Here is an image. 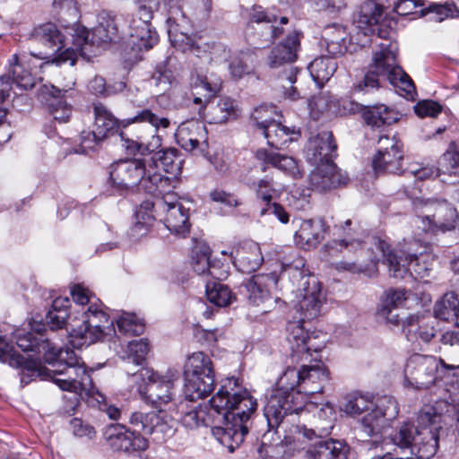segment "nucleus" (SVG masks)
I'll return each instance as SVG.
<instances>
[{"mask_svg":"<svg viewBox=\"0 0 459 459\" xmlns=\"http://www.w3.org/2000/svg\"><path fill=\"white\" fill-rule=\"evenodd\" d=\"M173 179L169 177L162 190H157V214L166 228L175 235L186 237L189 232V210L179 202L178 195L172 190Z\"/></svg>","mask_w":459,"mask_h":459,"instance_id":"1a4fd4ad","label":"nucleus"},{"mask_svg":"<svg viewBox=\"0 0 459 459\" xmlns=\"http://www.w3.org/2000/svg\"><path fill=\"white\" fill-rule=\"evenodd\" d=\"M434 316L443 321L459 318V300L454 292H447L434 306Z\"/></svg>","mask_w":459,"mask_h":459,"instance_id":"8fccbe9b","label":"nucleus"},{"mask_svg":"<svg viewBox=\"0 0 459 459\" xmlns=\"http://www.w3.org/2000/svg\"><path fill=\"white\" fill-rule=\"evenodd\" d=\"M398 47L396 42H382L373 53L372 64L354 86L358 92L369 93L382 87L388 81L406 98H413L415 86L411 77L397 63Z\"/></svg>","mask_w":459,"mask_h":459,"instance_id":"7ed1b4c3","label":"nucleus"},{"mask_svg":"<svg viewBox=\"0 0 459 459\" xmlns=\"http://www.w3.org/2000/svg\"><path fill=\"white\" fill-rule=\"evenodd\" d=\"M288 22L289 19L286 16L281 17L278 21L275 13L261 5H254L248 13L247 23L257 31L258 37L264 44H271L280 38L284 33L281 25Z\"/></svg>","mask_w":459,"mask_h":459,"instance_id":"412c9836","label":"nucleus"},{"mask_svg":"<svg viewBox=\"0 0 459 459\" xmlns=\"http://www.w3.org/2000/svg\"><path fill=\"white\" fill-rule=\"evenodd\" d=\"M296 132L294 129L283 126L281 122H273L263 132L264 136L267 140L268 145L275 149H281L288 143L294 141L292 137Z\"/></svg>","mask_w":459,"mask_h":459,"instance_id":"de8ad7c7","label":"nucleus"},{"mask_svg":"<svg viewBox=\"0 0 459 459\" xmlns=\"http://www.w3.org/2000/svg\"><path fill=\"white\" fill-rule=\"evenodd\" d=\"M131 429L145 437L153 433L169 435L173 431V418L166 411H133L128 415Z\"/></svg>","mask_w":459,"mask_h":459,"instance_id":"5701e85b","label":"nucleus"},{"mask_svg":"<svg viewBox=\"0 0 459 459\" xmlns=\"http://www.w3.org/2000/svg\"><path fill=\"white\" fill-rule=\"evenodd\" d=\"M253 59V54L249 51H240L231 56L229 63V71L232 78L240 79L250 73L248 65Z\"/></svg>","mask_w":459,"mask_h":459,"instance_id":"bf43d9fd","label":"nucleus"},{"mask_svg":"<svg viewBox=\"0 0 459 459\" xmlns=\"http://www.w3.org/2000/svg\"><path fill=\"white\" fill-rule=\"evenodd\" d=\"M257 199L264 203V206L272 203L273 195L275 193L273 179L262 178L253 184Z\"/></svg>","mask_w":459,"mask_h":459,"instance_id":"338daca9","label":"nucleus"},{"mask_svg":"<svg viewBox=\"0 0 459 459\" xmlns=\"http://www.w3.org/2000/svg\"><path fill=\"white\" fill-rule=\"evenodd\" d=\"M304 362L306 360H303ZM309 363L300 366V395H311L323 392L325 384L329 382V371L321 360L309 357Z\"/></svg>","mask_w":459,"mask_h":459,"instance_id":"393cba45","label":"nucleus"},{"mask_svg":"<svg viewBox=\"0 0 459 459\" xmlns=\"http://www.w3.org/2000/svg\"><path fill=\"white\" fill-rule=\"evenodd\" d=\"M363 117L366 123L372 127L391 125L397 120L394 111L385 105L366 107Z\"/></svg>","mask_w":459,"mask_h":459,"instance_id":"3c124183","label":"nucleus"},{"mask_svg":"<svg viewBox=\"0 0 459 459\" xmlns=\"http://www.w3.org/2000/svg\"><path fill=\"white\" fill-rule=\"evenodd\" d=\"M88 34V42L84 46V52L81 55H86L88 48L97 45L109 43L118 37V24L115 16L109 13L102 12L98 16V25L91 31L86 29Z\"/></svg>","mask_w":459,"mask_h":459,"instance_id":"72a5a7b5","label":"nucleus"},{"mask_svg":"<svg viewBox=\"0 0 459 459\" xmlns=\"http://www.w3.org/2000/svg\"><path fill=\"white\" fill-rule=\"evenodd\" d=\"M70 299L68 298H56L52 302L51 308L46 315L45 320L51 330H58L64 327L70 329L69 323L71 318L68 313L70 307Z\"/></svg>","mask_w":459,"mask_h":459,"instance_id":"37998d69","label":"nucleus"},{"mask_svg":"<svg viewBox=\"0 0 459 459\" xmlns=\"http://www.w3.org/2000/svg\"><path fill=\"white\" fill-rule=\"evenodd\" d=\"M438 362L433 356L413 354L404 368V379L407 385L414 389H427L436 381Z\"/></svg>","mask_w":459,"mask_h":459,"instance_id":"a211bd4d","label":"nucleus"},{"mask_svg":"<svg viewBox=\"0 0 459 459\" xmlns=\"http://www.w3.org/2000/svg\"><path fill=\"white\" fill-rule=\"evenodd\" d=\"M288 341L291 345V357L296 360H308L312 357V351L316 353L321 351V346L313 343L311 338L303 326V320L289 322L287 325Z\"/></svg>","mask_w":459,"mask_h":459,"instance_id":"c85d7f7f","label":"nucleus"},{"mask_svg":"<svg viewBox=\"0 0 459 459\" xmlns=\"http://www.w3.org/2000/svg\"><path fill=\"white\" fill-rule=\"evenodd\" d=\"M148 447V440L146 437L137 435L132 429H127L124 438L123 449L126 453L141 452Z\"/></svg>","mask_w":459,"mask_h":459,"instance_id":"0e129e2a","label":"nucleus"},{"mask_svg":"<svg viewBox=\"0 0 459 459\" xmlns=\"http://www.w3.org/2000/svg\"><path fill=\"white\" fill-rule=\"evenodd\" d=\"M423 208L425 214L419 215L416 222L426 233L451 231L459 223L457 210L446 200H429Z\"/></svg>","mask_w":459,"mask_h":459,"instance_id":"4468645a","label":"nucleus"},{"mask_svg":"<svg viewBox=\"0 0 459 459\" xmlns=\"http://www.w3.org/2000/svg\"><path fill=\"white\" fill-rule=\"evenodd\" d=\"M325 230L326 227L322 219L304 220L295 232L294 241L300 248H315L324 239Z\"/></svg>","mask_w":459,"mask_h":459,"instance_id":"e433bc0d","label":"nucleus"},{"mask_svg":"<svg viewBox=\"0 0 459 459\" xmlns=\"http://www.w3.org/2000/svg\"><path fill=\"white\" fill-rule=\"evenodd\" d=\"M305 266L303 259L295 261V264H289L287 271L293 268L301 276L302 290L300 292L301 299L299 300V308L303 316L302 320H312L320 315L322 307V294L319 281L313 276L306 277L304 271L301 270Z\"/></svg>","mask_w":459,"mask_h":459,"instance_id":"6ab92c4d","label":"nucleus"},{"mask_svg":"<svg viewBox=\"0 0 459 459\" xmlns=\"http://www.w3.org/2000/svg\"><path fill=\"white\" fill-rule=\"evenodd\" d=\"M118 331L124 335H141L144 324L134 314L123 312L117 319Z\"/></svg>","mask_w":459,"mask_h":459,"instance_id":"13d9d810","label":"nucleus"},{"mask_svg":"<svg viewBox=\"0 0 459 459\" xmlns=\"http://www.w3.org/2000/svg\"><path fill=\"white\" fill-rule=\"evenodd\" d=\"M195 87H201L204 90L209 97L215 95L221 89V81L219 78H210L206 75H198Z\"/></svg>","mask_w":459,"mask_h":459,"instance_id":"774afa93","label":"nucleus"},{"mask_svg":"<svg viewBox=\"0 0 459 459\" xmlns=\"http://www.w3.org/2000/svg\"><path fill=\"white\" fill-rule=\"evenodd\" d=\"M127 428L125 425L116 424L110 425L106 430V439L108 446L116 450L121 451L123 449L124 438L126 437Z\"/></svg>","mask_w":459,"mask_h":459,"instance_id":"69168bd1","label":"nucleus"},{"mask_svg":"<svg viewBox=\"0 0 459 459\" xmlns=\"http://www.w3.org/2000/svg\"><path fill=\"white\" fill-rule=\"evenodd\" d=\"M337 145L330 131H322L309 138L307 146V160L311 164L333 162L337 156Z\"/></svg>","mask_w":459,"mask_h":459,"instance_id":"7c9ffc66","label":"nucleus"},{"mask_svg":"<svg viewBox=\"0 0 459 459\" xmlns=\"http://www.w3.org/2000/svg\"><path fill=\"white\" fill-rule=\"evenodd\" d=\"M264 399L263 411L268 431L280 428L288 415L298 414L303 410L304 400H299L298 396H289L281 390L272 389Z\"/></svg>","mask_w":459,"mask_h":459,"instance_id":"f3484780","label":"nucleus"},{"mask_svg":"<svg viewBox=\"0 0 459 459\" xmlns=\"http://www.w3.org/2000/svg\"><path fill=\"white\" fill-rule=\"evenodd\" d=\"M300 385V368L288 367L279 377L275 390H281L289 396H298L299 400H304L299 389Z\"/></svg>","mask_w":459,"mask_h":459,"instance_id":"864d4df0","label":"nucleus"},{"mask_svg":"<svg viewBox=\"0 0 459 459\" xmlns=\"http://www.w3.org/2000/svg\"><path fill=\"white\" fill-rule=\"evenodd\" d=\"M439 176L459 177V152L449 148L440 157L437 168Z\"/></svg>","mask_w":459,"mask_h":459,"instance_id":"052dcab7","label":"nucleus"},{"mask_svg":"<svg viewBox=\"0 0 459 459\" xmlns=\"http://www.w3.org/2000/svg\"><path fill=\"white\" fill-rule=\"evenodd\" d=\"M449 404L437 401L424 404L417 413L415 422L404 421L389 437L395 446L394 452L372 459H430L438 448L439 432L442 430V414Z\"/></svg>","mask_w":459,"mask_h":459,"instance_id":"f03ea898","label":"nucleus"},{"mask_svg":"<svg viewBox=\"0 0 459 459\" xmlns=\"http://www.w3.org/2000/svg\"><path fill=\"white\" fill-rule=\"evenodd\" d=\"M0 360L8 363L13 368H21L22 370H27L31 376L49 377L54 381L55 377L66 378V376H60L56 372V369H63V367H58L60 361L55 365L54 369H48L41 365L40 361L34 359H28L17 353L14 347L0 335Z\"/></svg>","mask_w":459,"mask_h":459,"instance_id":"4be33fe9","label":"nucleus"},{"mask_svg":"<svg viewBox=\"0 0 459 459\" xmlns=\"http://www.w3.org/2000/svg\"><path fill=\"white\" fill-rule=\"evenodd\" d=\"M315 169L309 176L311 187L319 192L345 185L349 178L346 173L339 169L334 162L314 164Z\"/></svg>","mask_w":459,"mask_h":459,"instance_id":"c756f323","label":"nucleus"},{"mask_svg":"<svg viewBox=\"0 0 459 459\" xmlns=\"http://www.w3.org/2000/svg\"><path fill=\"white\" fill-rule=\"evenodd\" d=\"M233 262L238 269L246 273L255 272L264 261L260 247L257 243L250 242L231 251Z\"/></svg>","mask_w":459,"mask_h":459,"instance_id":"a19ab883","label":"nucleus"},{"mask_svg":"<svg viewBox=\"0 0 459 459\" xmlns=\"http://www.w3.org/2000/svg\"><path fill=\"white\" fill-rule=\"evenodd\" d=\"M256 407V399L239 385L238 379L228 377L209 405L185 412L181 421L188 429L211 427L212 436L233 453L248 433L247 423Z\"/></svg>","mask_w":459,"mask_h":459,"instance_id":"f257e3e1","label":"nucleus"},{"mask_svg":"<svg viewBox=\"0 0 459 459\" xmlns=\"http://www.w3.org/2000/svg\"><path fill=\"white\" fill-rule=\"evenodd\" d=\"M150 351L149 343L144 339L134 340L129 342L128 343V354L126 358L124 359V369L133 378V373L136 371H133L131 367H143L146 356Z\"/></svg>","mask_w":459,"mask_h":459,"instance_id":"49530a36","label":"nucleus"},{"mask_svg":"<svg viewBox=\"0 0 459 459\" xmlns=\"http://www.w3.org/2000/svg\"><path fill=\"white\" fill-rule=\"evenodd\" d=\"M278 281L275 272L253 275L245 283L249 301L255 306L270 301L271 291L277 288Z\"/></svg>","mask_w":459,"mask_h":459,"instance_id":"2f4dec72","label":"nucleus"},{"mask_svg":"<svg viewBox=\"0 0 459 459\" xmlns=\"http://www.w3.org/2000/svg\"><path fill=\"white\" fill-rule=\"evenodd\" d=\"M178 144L186 151L192 152L207 140L204 125L197 120H187L181 123L175 133Z\"/></svg>","mask_w":459,"mask_h":459,"instance_id":"4c0bfd02","label":"nucleus"},{"mask_svg":"<svg viewBox=\"0 0 459 459\" xmlns=\"http://www.w3.org/2000/svg\"><path fill=\"white\" fill-rule=\"evenodd\" d=\"M238 109L235 100L229 97L212 100L198 109L199 116L210 124H223L235 119L238 116Z\"/></svg>","mask_w":459,"mask_h":459,"instance_id":"473e14b6","label":"nucleus"},{"mask_svg":"<svg viewBox=\"0 0 459 459\" xmlns=\"http://www.w3.org/2000/svg\"><path fill=\"white\" fill-rule=\"evenodd\" d=\"M274 113V106H260L254 109L253 113L251 114V120L263 133L269 126V125H271L273 122H277L273 118Z\"/></svg>","mask_w":459,"mask_h":459,"instance_id":"e2e57ef3","label":"nucleus"},{"mask_svg":"<svg viewBox=\"0 0 459 459\" xmlns=\"http://www.w3.org/2000/svg\"><path fill=\"white\" fill-rule=\"evenodd\" d=\"M119 136L122 147L130 155H150L161 146V138L157 134H153L152 139L147 143L127 138L123 132L119 133Z\"/></svg>","mask_w":459,"mask_h":459,"instance_id":"09e8293b","label":"nucleus"},{"mask_svg":"<svg viewBox=\"0 0 459 459\" xmlns=\"http://www.w3.org/2000/svg\"><path fill=\"white\" fill-rule=\"evenodd\" d=\"M147 166L151 171L159 172L162 169L166 173L178 175L181 172L183 160L179 152L175 148L156 150L145 158Z\"/></svg>","mask_w":459,"mask_h":459,"instance_id":"58836bf2","label":"nucleus"},{"mask_svg":"<svg viewBox=\"0 0 459 459\" xmlns=\"http://www.w3.org/2000/svg\"><path fill=\"white\" fill-rule=\"evenodd\" d=\"M185 395L189 401L208 396L215 386V373L211 358L204 352L187 357L184 370Z\"/></svg>","mask_w":459,"mask_h":459,"instance_id":"6e6552de","label":"nucleus"},{"mask_svg":"<svg viewBox=\"0 0 459 459\" xmlns=\"http://www.w3.org/2000/svg\"><path fill=\"white\" fill-rule=\"evenodd\" d=\"M67 92L66 90L47 84L39 90L41 102L54 120L60 124L67 123L73 114V107L66 101Z\"/></svg>","mask_w":459,"mask_h":459,"instance_id":"b1692460","label":"nucleus"},{"mask_svg":"<svg viewBox=\"0 0 459 459\" xmlns=\"http://www.w3.org/2000/svg\"><path fill=\"white\" fill-rule=\"evenodd\" d=\"M152 200L147 199L142 202L135 212V222L130 230V236L138 238L145 235L153 221L160 219L157 214V195H152Z\"/></svg>","mask_w":459,"mask_h":459,"instance_id":"79ce46f5","label":"nucleus"},{"mask_svg":"<svg viewBox=\"0 0 459 459\" xmlns=\"http://www.w3.org/2000/svg\"><path fill=\"white\" fill-rule=\"evenodd\" d=\"M314 430L295 427L294 436H285L284 440L277 444L265 442L267 433L263 435L258 454L261 459H289L295 452L305 449V439H311Z\"/></svg>","mask_w":459,"mask_h":459,"instance_id":"aec40b11","label":"nucleus"},{"mask_svg":"<svg viewBox=\"0 0 459 459\" xmlns=\"http://www.w3.org/2000/svg\"><path fill=\"white\" fill-rule=\"evenodd\" d=\"M326 48L333 56L342 55L347 49L346 31L343 27L333 25L326 31Z\"/></svg>","mask_w":459,"mask_h":459,"instance_id":"6e6d98bb","label":"nucleus"},{"mask_svg":"<svg viewBox=\"0 0 459 459\" xmlns=\"http://www.w3.org/2000/svg\"><path fill=\"white\" fill-rule=\"evenodd\" d=\"M382 253L384 263L387 264L389 274L394 278L403 279L409 273L411 275L423 278L428 275L429 267L423 255L412 252L411 247L407 250H393L385 240L377 239L375 243Z\"/></svg>","mask_w":459,"mask_h":459,"instance_id":"9b49d317","label":"nucleus"},{"mask_svg":"<svg viewBox=\"0 0 459 459\" xmlns=\"http://www.w3.org/2000/svg\"><path fill=\"white\" fill-rule=\"evenodd\" d=\"M94 131L98 137L105 139L109 134L117 133L120 127H126L133 123H149L154 127V132L161 128L169 127L170 122L166 117H159L148 108L138 111L134 116L118 121L115 117L101 104L94 106Z\"/></svg>","mask_w":459,"mask_h":459,"instance_id":"9d476101","label":"nucleus"},{"mask_svg":"<svg viewBox=\"0 0 459 459\" xmlns=\"http://www.w3.org/2000/svg\"><path fill=\"white\" fill-rule=\"evenodd\" d=\"M13 84L23 90L32 89L35 85L34 77L19 63L16 54L9 60L8 72L0 76V104L10 97Z\"/></svg>","mask_w":459,"mask_h":459,"instance_id":"bb28decb","label":"nucleus"},{"mask_svg":"<svg viewBox=\"0 0 459 459\" xmlns=\"http://www.w3.org/2000/svg\"><path fill=\"white\" fill-rule=\"evenodd\" d=\"M108 184L112 191L123 194L138 186L139 189L152 195L157 190H162L168 178L160 172L151 171L145 158L121 160L109 167Z\"/></svg>","mask_w":459,"mask_h":459,"instance_id":"39448f33","label":"nucleus"},{"mask_svg":"<svg viewBox=\"0 0 459 459\" xmlns=\"http://www.w3.org/2000/svg\"><path fill=\"white\" fill-rule=\"evenodd\" d=\"M403 158L402 149H393L389 152H377L372 160V167L377 174L397 173L401 169Z\"/></svg>","mask_w":459,"mask_h":459,"instance_id":"c03bdc74","label":"nucleus"},{"mask_svg":"<svg viewBox=\"0 0 459 459\" xmlns=\"http://www.w3.org/2000/svg\"><path fill=\"white\" fill-rule=\"evenodd\" d=\"M255 158L262 162L263 171H265L267 167L271 166L293 178L301 177L298 161L291 156L281 154L273 150L261 148L256 151Z\"/></svg>","mask_w":459,"mask_h":459,"instance_id":"c9c22d12","label":"nucleus"},{"mask_svg":"<svg viewBox=\"0 0 459 459\" xmlns=\"http://www.w3.org/2000/svg\"><path fill=\"white\" fill-rule=\"evenodd\" d=\"M133 379L134 382L148 380L143 387H137V392L145 403L159 409L158 412L176 407V382L179 380L177 370H168L165 375H160L147 368H142L133 373Z\"/></svg>","mask_w":459,"mask_h":459,"instance_id":"423d86ee","label":"nucleus"},{"mask_svg":"<svg viewBox=\"0 0 459 459\" xmlns=\"http://www.w3.org/2000/svg\"><path fill=\"white\" fill-rule=\"evenodd\" d=\"M301 34L297 31L290 33L287 38L277 44L268 55L267 61L270 68H277L284 64L292 63L298 57L300 48Z\"/></svg>","mask_w":459,"mask_h":459,"instance_id":"f704fd0d","label":"nucleus"},{"mask_svg":"<svg viewBox=\"0 0 459 459\" xmlns=\"http://www.w3.org/2000/svg\"><path fill=\"white\" fill-rule=\"evenodd\" d=\"M411 293L403 289H390L385 292L377 309L378 315H386L388 309H397L406 305Z\"/></svg>","mask_w":459,"mask_h":459,"instance_id":"5fc2aeb1","label":"nucleus"},{"mask_svg":"<svg viewBox=\"0 0 459 459\" xmlns=\"http://www.w3.org/2000/svg\"><path fill=\"white\" fill-rule=\"evenodd\" d=\"M13 84L23 90L32 89L35 85L34 77L19 63L16 54L9 60L8 72L0 76V104L10 97Z\"/></svg>","mask_w":459,"mask_h":459,"instance_id":"cd10ccee","label":"nucleus"},{"mask_svg":"<svg viewBox=\"0 0 459 459\" xmlns=\"http://www.w3.org/2000/svg\"><path fill=\"white\" fill-rule=\"evenodd\" d=\"M71 34L73 47L65 48V38L52 22H47L35 27L30 35L31 42L41 45L42 49L30 51V55L47 62L61 65L69 63L71 66L77 61V56L84 52V46L88 42L86 28L77 26Z\"/></svg>","mask_w":459,"mask_h":459,"instance_id":"20e7f679","label":"nucleus"},{"mask_svg":"<svg viewBox=\"0 0 459 459\" xmlns=\"http://www.w3.org/2000/svg\"><path fill=\"white\" fill-rule=\"evenodd\" d=\"M159 7L158 0H149L138 7L137 15H134L128 26V45L134 50H149L157 44L158 33L152 30L151 21L153 13Z\"/></svg>","mask_w":459,"mask_h":459,"instance_id":"ddd939ff","label":"nucleus"},{"mask_svg":"<svg viewBox=\"0 0 459 459\" xmlns=\"http://www.w3.org/2000/svg\"><path fill=\"white\" fill-rule=\"evenodd\" d=\"M383 6L375 1H365L359 7V11L354 18V24L358 33L364 36L377 34L378 38L386 39L389 32L383 30L379 22L383 18Z\"/></svg>","mask_w":459,"mask_h":459,"instance_id":"a878e982","label":"nucleus"},{"mask_svg":"<svg viewBox=\"0 0 459 459\" xmlns=\"http://www.w3.org/2000/svg\"><path fill=\"white\" fill-rule=\"evenodd\" d=\"M58 359L63 369H56V372L60 376H66V378H54L62 390L77 394L80 391L87 390L91 386V378L84 367L73 351H60Z\"/></svg>","mask_w":459,"mask_h":459,"instance_id":"2eb2a0df","label":"nucleus"},{"mask_svg":"<svg viewBox=\"0 0 459 459\" xmlns=\"http://www.w3.org/2000/svg\"><path fill=\"white\" fill-rule=\"evenodd\" d=\"M372 403L361 394H352L345 398L343 411L352 416H359L364 411H369Z\"/></svg>","mask_w":459,"mask_h":459,"instance_id":"680f3d73","label":"nucleus"},{"mask_svg":"<svg viewBox=\"0 0 459 459\" xmlns=\"http://www.w3.org/2000/svg\"><path fill=\"white\" fill-rule=\"evenodd\" d=\"M211 248L205 243L196 245L192 250V267L197 274H212L210 264Z\"/></svg>","mask_w":459,"mask_h":459,"instance_id":"4d7b16f0","label":"nucleus"},{"mask_svg":"<svg viewBox=\"0 0 459 459\" xmlns=\"http://www.w3.org/2000/svg\"><path fill=\"white\" fill-rule=\"evenodd\" d=\"M69 325L70 342L74 347L81 349L102 341L110 331L113 321L97 305H91L87 309L81 307V310H77Z\"/></svg>","mask_w":459,"mask_h":459,"instance_id":"0eeeda50","label":"nucleus"},{"mask_svg":"<svg viewBox=\"0 0 459 459\" xmlns=\"http://www.w3.org/2000/svg\"><path fill=\"white\" fill-rule=\"evenodd\" d=\"M205 293L209 302L219 307H227L235 299L230 289L217 281L206 282Z\"/></svg>","mask_w":459,"mask_h":459,"instance_id":"603ef678","label":"nucleus"},{"mask_svg":"<svg viewBox=\"0 0 459 459\" xmlns=\"http://www.w3.org/2000/svg\"><path fill=\"white\" fill-rule=\"evenodd\" d=\"M337 69V62L332 56L315 58L308 66L310 75L316 83L323 86L333 75Z\"/></svg>","mask_w":459,"mask_h":459,"instance_id":"a18cd8bd","label":"nucleus"},{"mask_svg":"<svg viewBox=\"0 0 459 459\" xmlns=\"http://www.w3.org/2000/svg\"><path fill=\"white\" fill-rule=\"evenodd\" d=\"M349 446L341 440H320L306 451L307 459H348Z\"/></svg>","mask_w":459,"mask_h":459,"instance_id":"ea45409f","label":"nucleus"},{"mask_svg":"<svg viewBox=\"0 0 459 459\" xmlns=\"http://www.w3.org/2000/svg\"><path fill=\"white\" fill-rule=\"evenodd\" d=\"M399 413L397 401L389 395L379 397L374 406L359 420V431L363 441L375 437L377 442L385 428L396 419Z\"/></svg>","mask_w":459,"mask_h":459,"instance_id":"f8f14e48","label":"nucleus"},{"mask_svg":"<svg viewBox=\"0 0 459 459\" xmlns=\"http://www.w3.org/2000/svg\"><path fill=\"white\" fill-rule=\"evenodd\" d=\"M325 247L330 250H336L339 252L347 251L348 253L354 254L357 256L355 262L342 261L337 265V269L351 272L352 273H372L377 270V265L379 259L376 255H369L368 260L366 261L363 256L365 254V242L362 238H351L343 237L339 239H333L327 243Z\"/></svg>","mask_w":459,"mask_h":459,"instance_id":"dca6fc26","label":"nucleus"}]
</instances>
